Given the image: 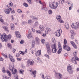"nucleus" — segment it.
<instances>
[{"label": "nucleus", "mask_w": 79, "mask_h": 79, "mask_svg": "<svg viewBox=\"0 0 79 79\" xmlns=\"http://www.w3.org/2000/svg\"><path fill=\"white\" fill-rule=\"evenodd\" d=\"M42 6L41 10H44L45 7H46V4L45 3H43Z\"/></svg>", "instance_id": "obj_27"}, {"label": "nucleus", "mask_w": 79, "mask_h": 79, "mask_svg": "<svg viewBox=\"0 0 79 79\" xmlns=\"http://www.w3.org/2000/svg\"><path fill=\"white\" fill-rule=\"evenodd\" d=\"M9 56L11 61H12V62H15V59H14L13 57V56H12L11 55H9Z\"/></svg>", "instance_id": "obj_19"}, {"label": "nucleus", "mask_w": 79, "mask_h": 79, "mask_svg": "<svg viewBox=\"0 0 79 79\" xmlns=\"http://www.w3.org/2000/svg\"><path fill=\"white\" fill-rule=\"evenodd\" d=\"M39 24V23H38V22L37 21L36 22H35V26H37Z\"/></svg>", "instance_id": "obj_54"}, {"label": "nucleus", "mask_w": 79, "mask_h": 79, "mask_svg": "<svg viewBox=\"0 0 79 79\" xmlns=\"http://www.w3.org/2000/svg\"><path fill=\"white\" fill-rule=\"evenodd\" d=\"M58 21L59 23H64V21L63 20H62L61 19H60L59 20H58Z\"/></svg>", "instance_id": "obj_36"}, {"label": "nucleus", "mask_w": 79, "mask_h": 79, "mask_svg": "<svg viewBox=\"0 0 79 79\" xmlns=\"http://www.w3.org/2000/svg\"><path fill=\"white\" fill-rule=\"evenodd\" d=\"M71 27L73 29H75L77 30L79 28V22L78 23H72L71 25Z\"/></svg>", "instance_id": "obj_2"}, {"label": "nucleus", "mask_w": 79, "mask_h": 79, "mask_svg": "<svg viewBox=\"0 0 79 79\" xmlns=\"http://www.w3.org/2000/svg\"><path fill=\"white\" fill-rule=\"evenodd\" d=\"M37 73V71L36 70H34L32 71V74L33 75L34 77H35V74H36Z\"/></svg>", "instance_id": "obj_26"}, {"label": "nucleus", "mask_w": 79, "mask_h": 79, "mask_svg": "<svg viewBox=\"0 0 79 79\" xmlns=\"http://www.w3.org/2000/svg\"><path fill=\"white\" fill-rule=\"evenodd\" d=\"M2 72L3 73H5V68L3 67L2 68Z\"/></svg>", "instance_id": "obj_53"}, {"label": "nucleus", "mask_w": 79, "mask_h": 79, "mask_svg": "<svg viewBox=\"0 0 79 79\" xmlns=\"http://www.w3.org/2000/svg\"><path fill=\"white\" fill-rule=\"evenodd\" d=\"M64 45H66V44H67V40H66V39H64Z\"/></svg>", "instance_id": "obj_41"}, {"label": "nucleus", "mask_w": 79, "mask_h": 79, "mask_svg": "<svg viewBox=\"0 0 79 79\" xmlns=\"http://www.w3.org/2000/svg\"><path fill=\"white\" fill-rule=\"evenodd\" d=\"M51 48H52V52L53 53H55L56 52V51H57V49H56V44H52L51 45Z\"/></svg>", "instance_id": "obj_3"}, {"label": "nucleus", "mask_w": 79, "mask_h": 79, "mask_svg": "<svg viewBox=\"0 0 79 79\" xmlns=\"http://www.w3.org/2000/svg\"><path fill=\"white\" fill-rule=\"evenodd\" d=\"M2 56H4V57H5V58H7V55H6V54H3V53H2Z\"/></svg>", "instance_id": "obj_43"}, {"label": "nucleus", "mask_w": 79, "mask_h": 79, "mask_svg": "<svg viewBox=\"0 0 79 79\" xmlns=\"http://www.w3.org/2000/svg\"><path fill=\"white\" fill-rule=\"evenodd\" d=\"M31 30L32 32H35V29H34V28H31Z\"/></svg>", "instance_id": "obj_61"}, {"label": "nucleus", "mask_w": 79, "mask_h": 79, "mask_svg": "<svg viewBox=\"0 0 79 79\" xmlns=\"http://www.w3.org/2000/svg\"><path fill=\"white\" fill-rule=\"evenodd\" d=\"M27 38L29 39L32 38V33H31V32L30 33L29 32V34H28V35H27Z\"/></svg>", "instance_id": "obj_18"}, {"label": "nucleus", "mask_w": 79, "mask_h": 79, "mask_svg": "<svg viewBox=\"0 0 79 79\" xmlns=\"http://www.w3.org/2000/svg\"><path fill=\"white\" fill-rule=\"evenodd\" d=\"M35 40L36 43L39 44V43L40 42V39H39V38L37 37H36L35 38Z\"/></svg>", "instance_id": "obj_23"}, {"label": "nucleus", "mask_w": 79, "mask_h": 79, "mask_svg": "<svg viewBox=\"0 0 79 79\" xmlns=\"http://www.w3.org/2000/svg\"><path fill=\"white\" fill-rule=\"evenodd\" d=\"M65 26V27L67 29H69V24L68 22H66L64 24Z\"/></svg>", "instance_id": "obj_22"}, {"label": "nucleus", "mask_w": 79, "mask_h": 79, "mask_svg": "<svg viewBox=\"0 0 79 79\" xmlns=\"http://www.w3.org/2000/svg\"><path fill=\"white\" fill-rule=\"evenodd\" d=\"M32 23V20L31 19H29L28 20V23L29 25H31Z\"/></svg>", "instance_id": "obj_34"}, {"label": "nucleus", "mask_w": 79, "mask_h": 79, "mask_svg": "<svg viewBox=\"0 0 79 79\" xmlns=\"http://www.w3.org/2000/svg\"><path fill=\"white\" fill-rule=\"evenodd\" d=\"M71 34H74V31L73 30H71L70 31Z\"/></svg>", "instance_id": "obj_58"}, {"label": "nucleus", "mask_w": 79, "mask_h": 79, "mask_svg": "<svg viewBox=\"0 0 79 79\" xmlns=\"http://www.w3.org/2000/svg\"><path fill=\"white\" fill-rule=\"evenodd\" d=\"M0 19V21H1V22L2 23H3L4 22V21L3 20V19Z\"/></svg>", "instance_id": "obj_57"}, {"label": "nucleus", "mask_w": 79, "mask_h": 79, "mask_svg": "<svg viewBox=\"0 0 79 79\" xmlns=\"http://www.w3.org/2000/svg\"><path fill=\"white\" fill-rule=\"evenodd\" d=\"M67 71L69 72V74H72L73 73V70H72V68L71 67V65H69L67 66Z\"/></svg>", "instance_id": "obj_7"}, {"label": "nucleus", "mask_w": 79, "mask_h": 79, "mask_svg": "<svg viewBox=\"0 0 79 79\" xmlns=\"http://www.w3.org/2000/svg\"><path fill=\"white\" fill-rule=\"evenodd\" d=\"M10 27L12 30H14L15 29V25L13 23H11L10 24Z\"/></svg>", "instance_id": "obj_24"}, {"label": "nucleus", "mask_w": 79, "mask_h": 79, "mask_svg": "<svg viewBox=\"0 0 79 79\" xmlns=\"http://www.w3.org/2000/svg\"><path fill=\"white\" fill-rule=\"evenodd\" d=\"M0 61H3V59L2 57H0Z\"/></svg>", "instance_id": "obj_56"}, {"label": "nucleus", "mask_w": 79, "mask_h": 79, "mask_svg": "<svg viewBox=\"0 0 79 79\" xmlns=\"http://www.w3.org/2000/svg\"><path fill=\"white\" fill-rule=\"evenodd\" d=\"M55 76L56 78L57 79H62L63 78V75L60 73H58V72H55Z\"/></svg>", "instance_id": "obj_5"}, {"label": "nucleus", "mask_w": 79, "mask_h": 79, "mask_svg": "<svg viewBox=\"0 0 79 79\" xmlns=\"http://www.w3.org/2000/svg\"><path fill=\"white\" fill-rule=\"evenodd\" d=\"M76 60H77V61H79V59L78 57H77L74 56L72 58L71 61L72 63H73L74 64H77V62Z\"/></svg>", "instance_id": "obj_6"}, {"label": "nucleus", "mask_w": 79, "mask_h": 79, "mask_svg": "<svg viewBox=\"0 0 79 79\" xmlns=\"http://www.w3.org/2000/svg\"><path fill=\"white\" fill-rule=\"evenodd\" d=\"M40 76L42 79H45V76H44V74L43 73L40 74Z\"/></svg>", "instance_id": "obj_32"}, {"label": "nucleus", "mask_w": 79, "mask_h": 79, "mask_svg": "<svg viewBox=\"0 0 79 79\" xmlns=\"http://www.w3.org/2000/svg\"><path fill=\"white\" fill-rule=\"evenodd\" d=\"M39 28L41 31L43 32L44 31V29H45V27L42 25H40L39 26Z\"/></svg>", "instance_id": "obj_12"}, {"label": "nucleus", "mask_w": 79, "mask_h": 79, "mask_svg": "<svg viewBox=\"0 0 79 79\" xmlns=\"http://www.w3.org/2000/svg\"><path fill=\"white\" fill-rule=\"evenodd\" d=\"M41 42L42 44H44L45 42V40L44 39H42L41 40Z\"/></svg>", "instance_id": "obj_50"}, {"label": "nucleus", "mask_w": 79, "mask_h": 79, "mask_svg": "<svg viewBox=\"0 0 79 79\" xmlns=\"http://www.w3.org/2000/svg\"><path fill=\"white\" fill-rule=\"evenodd\" d=\"M46 47L47 51L51 50L50 47V44L48 43H47L46 44Z\"/></svg>", "instance_id": "obj_9"}, {"label": "nucleus", "mask_w": 79, "mask_h": 79, "mask_svg": "<svg viewBox=\"0 0 79 79\" xmlns=\"http://www.w3.org/2000/svg\"><path fill=\"white\" fill-rule=\"evenodd\" d=\"M65 0H60V1H59V3H61V4H63L64 3V2Z\"/></svg>", "instance_id": "obj_30"}, {"label": "nucleus", "mask_w": 79, "mask_h": 79, "mask_svg": "<svg viewBox=\"0 0 79 79\" xmlns=\"http://www.w3.org/2000/svg\"><path fill=\"white\" fill-rule=\"evenodd\" d=\"M68 4L69 6H73V3L72 2L69 3Z\"/></svg>", "instance_id": "obj_45"}, {"label": "nucleus", "mask_w": 79, "mask_h": 79, "mask_svg": "<svg viewBox=\"0 0 79 79\" xmlns=\"http://www.w3.org/2000/svg\"><path fill=\"white\" fill-rule=\"evenodd\" d=\"M9 5L10 6H13V2H10L9 3Z\"/></svg>", "instance_id": "obj_44"}, {"label": "nucleus", "mask_w": 79, "mask_h": 79, "mask_svg": "<svg viewBox=\"0 0 79 79\" xmlns=\"http://www.w3.org/2000/svg\"><path fill=\"white\" fill-rule=\"evenodd\" d=\"M47 52L49 55H52V51H51V50H50L49 51H47Z\"/></svg>", "instance_id": "obj_38"}, {"label": "nucleus", "mask_w": 79, "mask_h": 79, "mask_svg": "<svg viewBox=\"0 0 79 79\" xmlns=\"http://www.w3.org/2000/svg\"><path fill=\"white\" fill-rule=\"evenodd\" d=\"M61 16L60 15H58L56 16V19L57 20H59V19H61Z\"/></svg>", "instance_id": "obj_31"}, {"label": "nucleus", "mask_w": 79, "mask_h": 79, "mask_svg": "<svg viewBox=\"0 0 79 79\" xmlns=\"http://www.w3.org/2000/svg\"><path fill=\"white\" fill-rule=\"evenodd\" d=\"M52 13H53V12L52 11V10L51 9H50L48 10V13L49 15H52Z\"/></svg>", "instance_id": "obj_35"}, {"label": "nucleus", "mask_w": 79, "mask_h": 79, "mask_svg": "<svg viewBox=\"0 0 79 79\" xmlns=\"http://www.w3.org/2000/svg\"><path fill=\"white\" fill-rule=\"evenodd\" d=\"M36 34H42V33L39 30H36Z\"/></svg>", "instance_id": "obj_28"}, {"label": "nucleus", "mask_w": 79, "mask_h": 79, "mask_svg": "<svg viewBox=\"0 0 79 79\" xmlns=\"http://www.w3.org/2000/svg\"><path fill=\"white\" fill-rule=\"evenodd\" d=\"M27 1L29 3V4H32V2H31V0H27Z\"/></svg>", "instance_id": "obj_48"}, {"label": "nucleus", "mask_w": 79, "mask_h": 79, "mask_svg": "<svg viewBox=\"0 0 79 79\" xmlns=\"http://www.w3.org/2000/svg\"><path fill=\"white\" fill-rule=\"evenodd\" d=\"M43 10H44L45 11H47L48 10L47 8L46 7L44 8V9Z\"/></svg>", "instance_id": "obj_64"}, {"label": "nucleus", "mask_w": 79, "mask_h": 79, "mask_svg": "<svg viewBox=\"0 0 79 79\" xmlns=\"http://www.w3.org/2000/svg\"><path fill=\"white\" fill-rule=\"evenodd\" d=\"M24 43V40H22L20 42V43L21 44H23Z\"/></svg>", "instance_id": "obj_52"}, {"label": "nucleus", "mask_w": 79, "mask_h": 79, "mask_svg": "<svg viewBox=\"0 0 79 79\" xmlns=\"http://www.w3.org/2000/svg\"><path fill=\"white\" fill-rule=\"evenodd\" d=\"M7 74L9 77H11V73L9 70L7 71Z\"/></svg>", "instance_id": "obj_25"}, {"label": "nucleus", "mask_w": 79, "mask_h": 79, "mask_svg": "<svg viewBox=\"0 0 79 79\" xmlns=\"http://www.w3.org/2000/svg\"><path fill=\"white\" fill-rule=\"evenodd\" d=\"M70 43L71 44H72V46H73L74 48H77V46H76V45L75 44H74V42L71 41L70 42Z\"/></svg>", "instance_id": "obj_20"}, {"label": "nucleus", "mask_w": 79, "mask_h": 79, "mask_svg": "<svg viewBox=\"0 0 79 79\" xmlns=\"http://www.w3.org/2000/svg\"><path fill=\"white\" fill-rule=\"evenodd\" d=\"M7 46L8 47L10 48L11 47V44L8 43L7 44Z\"/></svg>", "instance_id": "obj_46"}, {"label": "nucleus", "mask_w": 79, "mask_h": 79, "mask_svg": "<svg viewBox=\"0 0 79 79\" xmlns=\"http://www.w3.org/2000/svg\"><path fill=\"white\" fill-rule=\"evenodd\" d=\"M4 12L6 14H8V15H9L10 13V10L8 9L7 8H6L4 10Z\"/></svg>", "instance_id": "obj_17"}, {"label": "nucleus", "mask_w": 79, "mask_h": 79, "mask_svg": "<svg viewBox=\"0 0 79 79\" xmlns=\"http://www.w3.org/2000/svg\"><path fill=\"white\" fill-rule=\"evenodd\" d=\"M19 53L23 55H24V54H26L27 53V49H26L24 52L20 51L19 52Z\"/></svg>", "instance_id": "obj_21"}, {"label": "nucleus", "mask_w": 79, "mask_h": 79, "mask_svg": "<svg viewBox=\"0 0 79 79\" xmlns=\"http://www.w3.org/2000/svg\"><path fill=\"white\" fill-rule=\"evenodd\" d=\"M50 7L52 9H56L58 6V3L56 2H54L52 3H50L49 5Z\"/></svg>", "instance_id": "obj_1"}, {"label": "nucleus", "mask_w": 79, "mask_h": 79, "mask_svg": "<svg viewBox=\"0 0 79 79\" xmlns=\"http://www.w3.org/2000/svg\"><path fill=\"white\" fill-rule=\"evenodd\" d=\"M41 55V50H39L35 53V56H39V55Z\"/></svg>", "instance_id": "obj_15"}, {"label": "nucleus", "mask_w": 79, "mask_h": 79, "mask_svg": "<svg viewBox=\"0 0 79 79\" xmlns=\"http://www.w3.org/2000/svg\"><path fill=\"white\" fill-rule=\"evenodd\" d=\"M63 48L64 49H65L67 51L70 50V48L68 46H67L66 44H64L63 45Z\"/></svg>", "instance_id": "obj_10"}, {"label": "nucleus", "mask_w": 79, "mask_h": 79, "mask_svg": "<svg viewBox=\"0 0 79 79\" xmlns=\"http://www.w3.org/2000/svg\"><path fill=\"white\" fill-rule=\"evenodd\" d=\"M3 17L2 15H0V19H3Z\"/></svg>", "instance_id": "obj_62"}, {"label": "nucleus", "mask_w": 79, "mask_h": 79, "mask_svg": "<svg viewBox=\"0 0 79 79\" xmlns=\"http://www.w3.org/2000/svg\"><path fill=\"white\" fill-rule=\"evenodd\" d=\"M24 72V70H20V74H23V73Z\"/></svg>", "instance_id": "obj_47"}, {"label": "nucleus", "mask_w": 79, "mask_h": 79, "mask_svg": "<svg viewBox=\"0 0 79 79\" xmlns=\"http://www.w3.org/2000/svg\"><path fill=\"white\" fill-rule=\"evenodd\" d=\"M17 13H23V11L21 10L20 9H18L17 10Z\"/></svg>", "instance_id": "obj_39"}, {"label": "nucleus", "mask_w": 79, "mask_h": 79, "mask_svg": "<svg viewBox=\"0 0 79 79\" xmlns=\"http://www.w3.org/2000/svg\"><path fill=\"white\" fill-rule=\"evenodd\" d=\"M77 53V51H75V52H74L73 54L74 56H76Z\"/></svg>", "instance_id": "obj_49"}, {"label": "nucleus", "mask_w": 79, "mask_h": 79, "mask_svg": "<svg viewBox=\"0 0 79 79\" xmlns=\"http://www.w3.org/2000/svg\"><path fill=\"white\" fill-rule=\"evenodd\" d=\"M23 5L25 6V7H28V4H27L26 3L24 2L23 4Z\"/></svg>", "instance_id": "obj_37"}, {"label": "nucleus", "mask_w": 79, "mask_h": 79, "mask_svg": "<svg viewBox=\"0 0 79 79\" xmlns=\"http://www.w3.org/2000/svg\"><path fill=\"white\" fill-rule=\"evenodd\" d=\"M11 13L12 14H13L14 13H15V10H13V11H11Z\"/></svg>", "instance_id": "obj_59"}, {"label": "nucleus", "mask_w": 79, "mask_h": 79, "mask_svg": "<svg viewBox=\"0 0 79 79\" xmlns=\"http://www.w3.org/2000/svg\"><path fill=\"white\" fill-rule=\"evenodd\" d=\"M35 45V43L34 41H32V42L31 46L32 47H34Z\"/></svg>", "instance_id": "obj_29"}, {"label": "nucleus", "mask_w": 79, "mask_h": 79, "mask_svg": "<svg viewBox=\"0 0 79 79\" xmlns=\"http://www.w3.org/2000/svg\"><path fill=\"white\" fill-rule=\"evenodd\" d=\"M15 35H16V37H18V38H21V35L19 31H15Z\"/></svg>", "instance_id": "obj_14"}, {"label": "nucleus", "mask_w": 79, "mask_h": 79, "mask_svg": "<svg viewBox=\"0 0 79 79\" xmlns=\"http://www.w3.org/2000/svg\"><path fill=\"white\" fill-rule=\"evenodd\" d=\"M32 18L33 19H36V20H37V17H35L34 16H33L32 17Z\"/></svg>", "instance_id": "obj_51"}, {"label": "nucleus", "mask_w": 79, "mask_h": 79, "mask_svg": "<svg viewBox=\"0 0 79 79\" xmlns=\"http://www.w3.org/2000/svg\"><path fill=\"white\" fill-rule=\"evenodd\" d=\"M16 56H17V57H19V54L18 53H17L16 55Z\"/></svg>", "instance_id": "obj_60"}, {"label": "nucleus", "mask_w": 79, "mask_h": 79, "mask_svg": "<svg viewBox=\"0 0 79 79\" xmlns=\"http://www.w3.org/2000/svg\"><path fill=\"white\" fill-rule=\"evenodd\" d=\"M11 72L12 74H16V73L17 70H16V69H15V68H14V67H13L11 69Z\"/></svg>", "instance_id": "obj_13"}, {"label": "nucleus", "mask_w": 79, "mask_h": 79, "mask_svg": "<svg viewBox=\"0 0 79 79\" xmlns=\"http://www.w3.org/2000/svg\"><path fill=\"white\" fill-rule=\"evenodd\" d=\"M52 42H53L54 43H55V42H56V40H55V38H52Z\"/></svg>", "instance_id": "obj_42"}, {"label": "nucleus", "mask_w": 79, "mask_h": 79, "mask_svg": "<svg viewBox=\"0 0 79 79\" xmlns=\"http://www.w3.org/2000/svg\"><path fill=\"white\" fill-rule=\"evenodd\" d=\"M45 32L46 34H48L51 31V29L47 27L45 29Z\"/></svg>", "instance_id": "obj_16"}, {"label": "nucleus", "mask_w": 79, "mask_h": 79, "mask_svg": "<svg viewBox=\"0 0 79 79\" xmlns=\"http://www.w3.org/2000/svg\"><path fill=\"white\" fill-rule=\"evenodd\" d=\"M58 47L59 50L57 52V53L58 54H60L61 53V51H62L61 45V44L60 43V42L58 43Z\"/></svg>", "instance_id": "obj_8"}, {"label": "nucleus", "mask_w": 79, "mask_h": 79, "mask_svg": "<svg viewBox=\"0 0 79 79\" xmlns=\"http://www.w3.org/2000/svg\"><path fill=\"white\" fill-rule=\"evenodd\" d=\"M27 63L28 65H34V61L33 60L31 61L30 60H28L27 61Z\"/></svg>", "instance_id": "obj_11"}, {"label": "nucleus", "mask_w": 79, "mask_h": 79, "mask_svg": "<svg viewBox=\"0 0 79 79\" xmlns=\"http://www.w3.org/2000/svg\"><path fill=\"white\" fill-rule=\"evenodd\" d=\"M42 35L43 37H45V36H46V34L43 33V34Z\"/></svg>", "instance_id": "obj_55"}, {"label": "nucleus", "mask_w": 79, "mask_h": 79, "mask_svg": "<svg viewBox=\"0 0 79 79\" xmlns=\"http://www.w3.org/2000/svg\"><path fill=\"white\" fill-rule=\"evenodd\" d=\"M3 28L5 31H8V27L4 26L3 27Z\"/></svg>", "instance_id": "obj_33"}, {"label": "nucleus", "mask_w": 79, "mask_h": 79, "mask_svg": "<svg viewBox=\"0 0 79 79\" xmlns=\"http://www.w3.org/2000/svg\"><path fill=\"white\" fill-rule=\"evenodd\" d=\"M61 34H62V30L61 29L57 30L55 33V35L57 37H60Z\"/></svg>", "instance_id": "obj_4"}, {"label": "nucleus", "mask_w": 79, "mask_h": 79, "mask_svg": "<svg viewBox=\"0 0 79 79\" xmlns=\"http://www.w3.org/2000/svg\"><path fill=\"white\" fill-rule=\"evenodd\" d=\"M16 51V49H13V51H12L13 53H14Z\"/></svg>", "instance_id": "obj_63"}, {"label": "nucleus", "mask_w": 79, "mask_h": 79, "mask_svg": "<svg viewBox=\"0 0 79 79\" xmlns=\"http://www.w3.org/2000/svg\"><path fill=\"white\" fill-rule=\"evenodd\" d=\"M44 56H45V57H46V58H48V59H50V56L47 54H45Z\"/></svg>", "instance_id": "obj_40"}]
</instances>
